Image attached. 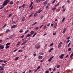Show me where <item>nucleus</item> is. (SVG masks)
Returning <instances> with one entry per match:
<instances>
[{
	"label": "nucleus",
	"mask_w": 73,
	"mask_h": 73,
	"mask_svg": "<svg viewBox=\"0 0 73 73\" xmlns=\"http://www.w3.org/2000/svg\"><path fill=\"white\" fill-rule=\"evenodd\" d=\"M8 3L6 0L3 3V4L2 5H1V7H2L3 6H5V5H7Z\"/></svg>",
	"instance_id": "nucleus-1"
},
{
	"label": "nucleus",
	"mask_w": 73,
	"mask_h": 73,
	"mask_svg": "<svg viewBox=\"0 0 73 73\" xmlns=\"http://www.w3.org/2000/svg\"><path fill=\"white\" fill-rule=\"evenodd\" d=\"M64 56V54H62L61 55L59 56V57L61 59H62Z\"/></svg>",
	"instance_id": "nucleus-2"
},
{
	"label": "nucleus",
	"mask_w": 73,
	"mask_h": 73,
	"mask_svg": "<svg viewBox=\"0 0 73 73\" xmlns=\"http://www.w3.org/2000/svg\"><path fill=\"white\" fill-rule=\"evenodd\" d=\"M28 41V40H25V41H24L22 44H21V45H24V44H25L26 43V42H27V41Z\"/></svg>",
	"instance_id": "nucleus-3"
},
{
	"label": "nucleus",
	"mask_w": 73,
	"mask_h": 73,
	"mask_svg": "<svg viewBox=\"0 0 73 73\" xmlns=\"http://www.w3.org/2000/svg\"><path fill=\"white\" fill-rule=\"evenodd\" d=\"M38 59L40 60H41L42 58V56L40 55L38 57Z\"/></svg>",
	"instance_id": "nucleus-4"
},
{
	"label": "nucleus",
	"mask_w": 73,
	"mask_h": 73,
	"mask_svg": "<svg viewBox=\"0 0 73 73\" xmlns=\"http://www.w3.org/2000/svg\"><path fill=\"white\" fill-rule=\"evenodd\" d=\"M31 36V34H28L27 36H26V38L29 37Z\"/></svg>",
	"instance_id": "nucleus-5"
},
{
	"label": "nucleus",
	"mask_w": 73,
	"mask_h": 73,
	"mask_svg": "<svg viewBox=\"0 0 73 73\" xmlns=\"http://www.w3.org/2000/svg\"><path fill=\"white\" fill-rule=\"evenodd\" d=\"M16 28V25H13L11 27V29H13V28Z\"/></svg>",
	"instance_id": "nucleus-6"
},
{
	"label": "nucleus",
	"mask_w": 73,
	"mask_h": 73,
	"mask_svg": "<svg viewBox=\"0 0 73 73\" xmlns=\"http://www.w3.org/2000/svg\"><path fill=\"white\" fill-rule=\"evenodd\" d=\"M11 32V30L8 29L5 32L6 33H8V32Z\"/></svg>",
	"instance_id": "nucleus-7"
},
{
	"label": "nucleus",
	"mask_w": 73,
	"mask_h": 73,
	"mask_svg": "<svg viewBox=\"0 0 73 73\" xmlns=\"http://www.w3.org/2000/svg\"><path fill=\"white\" fill-rule=\"evenodd\" d=\"M41 1V0H36V2L37 3H38Z\"/></svg>",
	"instance_id": "nucleus-8"
},
{
	"label": "nucleus",
	"mask_w": 73,
	"mask_h": 73,
	"mask_svg": "<svg viewBox=\"0 0 73 73\" xmlns=\"http://www.w3.org/2000/svg\"><path fill=\"white\" fill-rule=\"evenodd\" d=\"M13 4V2L12 1H11L10 2V5H12Z\"/></svg>",
	"instance_id": "nucleus-9"
},
{
	"label": "nucleus",
	"mask_w": 73,
	"mask_h": 73,
	"mask_svg": "<svg viewBox=\"0 0 73 73\" xmlns=\"http://www.w3.org/2000/svg\"><path fill=\"white\" fill-rule=\"evenodd\" d=\"M25 17H23L21 20L22 21H24L25 20Z\"/></svg>",
	"instance_id": "nucleus-10"
},
{
	"label": "nucleus",
	"mask_w": 73,
	"mask_h": 73,
	"mask_svg": "<svg viewBox=\"0 0 73 73\" xmlns=\"http://www.w3.org/2000/svg\"><path fill=\"white\" fill-rule=\"evenodd\" d=\"M4 46H0V49H4Z\"/></svg>",
	"instance_id": "nucleus-11"
},
{
	"label": "nucleus",
	"mask_w": 73,
	"mask_h": 73,
	"mask_svg": "<svg viewBox=\"0 0 73 73\" xmlns=\"http://www.w3.org/2000/svg\"><path fill=\"white\" fill-rule=\"evenodd\" d=\"M57 9V8L56 7H53L52 9V10L53 11H55V10Z\"/></svg>",
	"instance_id": "nucleus-12"
},
{
	"label": "nucleus",
	"mask_w": 73,
	"mask_h": 73,
	"mask_svg": "<svg viewBox=\"0 0 73 73\" xmlns=\"http://www.w3.org/2000/svg\"><path fill=\"white\" fill-rule=\"evenodd\" d=\"M19 58V57L15 58V61H17V60Z\"/></svg>",
	"instance_id": "nucleus-13"
},
{
	"label": "nucleus",
	"mask_w": 73,
	"mask_h": 73,
	"mask_svg": "<svg viewBox=\"0 0 73 73\" xmlns=\"http://www.w3.org/2000/svg\"><path fill=\"white\" fill-rule=\"evenodd\" d=\"M14 36L13 35H11L9 37V38H10V39H11V38H12V37H13Z\"/></svg>",
	"instance_id": "nucleus-14"
},
{
	"label": "nucleus",
	"mask_w": 73,
	"mask_h": 73,
	"mask_svg": "<svg viewBox=\"0 0 73 73\" xmlns=\"http://www.w3.org/2000/svg\"><path fill=\"white\" fill-rule=\"evenodd\" d=\"M33 2H31V3L30 5L29 6V8H30V7H32V5H33Z\"/></svg>",
	"instance_id": "nucleus-15"
},
{
	"label": "nucleus",
	"mask_w": 73,
	"mask_h": 73,
	"mask_svg": "<svg viewBox=\"0 0 73 73\" xmlns=\"http://www.w3.org/2000/svg\"><path fill=\"white\" fill-rule=\"evenodd\" d=\"M34 31H32L30 32V34H31V35H33V34H34Z\"/></svg>",
	"instance_id": "nucleus-16"
},
{
	"label": "nucleus",
	"mask_w": 73,
	"mask_h": 73,
	"mask_svg": "<svg viewBox=\"0 0 73 73\" xmlns=\"http://www.w3.org/2000/svg\"><path fill=\"white\" fill-rule=\"evenodd\" d=\"M10 44H11V43H8L7 44H6V46H8V45H10Z\"/></svg>",
	"instance_id": "nucleus-17"
},
{
	"label": "nucleus",
	"mask_w": 73,
	"mask_h": 73,
	"mask_svg": "<svg viewBox=\"0 0 73 73\" xmlns=\"http://www.w3.org/2000/svg\"><path fill=\"white\" fill-rule=\"evenodd\" d=\"M10 46H6L5 47V48L6 49H8V48H9Z\"/></svg>",
	"instance_id": "nucleus-18"
},
{
	"label": "nucleus",
	"mask_w": 73,
	"mask_h": 73,
	"mask_svg": "<svg viewBox=\"0 0 73 73\" xmlns=\"http://www.w3.org/2000/svg\"><path fill=\"white\" fill-rule=\"evenodd\" d=\"M37 34V33H35V34L33 35V36L32 37H34L35 36V35Z\"/></svg>",
	"instance_id": "nucleus-19"
},
{
	"label": "nucleus",
	"mask_w": 73,
	"mask_h": 73,
	"mask_svg": "<svg viewBox=\"0 0 73 73\" xmlns=\"http://www.w3.org/2000/svg\"><path fill=\"white\" fill-rule=\"evenodd\" d=\"M57 23H55L54 24V28H56V27H57Z\"/></svg>",
	"instance_id": "nucleus-20"
},
{
	"label": "nucleus",
	"mask_w": 73,
	"mask_h": 73,
	"mask_svg": "<svg viewBox=\"0 0 73 73\" xmlns=\"http://www.w3.org/2000/svg\"><path fill=\"white\" fill-rule=\"evenodd\" d=\"M25 5H25V4H23L22 7H25Z\"/></svg>",
	"instance_id": "nucleus-21"
},
{
	"label": "nucleus",
	"mask_w": 73,
	"mask_h": 73,
	"mask_svg": "<svg viewBox=\"0 0 73 73\" xmlns=\"http://www.w3.org/2000/svg\"><path fill=\"white\" fill-rule=\"evenodd\" d=\"M48 3V0L46 1L44 3V4H46Z\"/></svg>",
	"instance_id": "nucleus-22"
},
{
	"label": "nucleus",
	"mask_w": 73,
	"mask_h": 73,
	"mask_svg": "<svg viewBox=\"0 0 73 73\" xmlns=\"http://www.w3.org/2000/svg\"><path fill=\"white\" fill-rule=\"evenodd\" d=\"M60 65H58L56 67L57 68H60Z\"/></svg>",
	"instance_id": "nucleus-23"
},
{
	"label": "nucleus",
	"mask_w": 73,
	"mask_h": 73,
	"mask_svg": "<svg viewBox=\"0 0 73 73\" xmlns=\"http://www.w3.org/2000/svg\"><path fill=\"white\" fill-rule=\"evenodd\" d=\"M37 24V22H36L33 24L32 25V26H34V25H35V24Z\"/></svg>",
	"instance_id": "nucleus-24"
},
{
	"label": "nucleus",
	"mask_w": 73,
	"mask_h": 73,
	"mask_svg": "<svg viewBox=\"0 0 73 73\" xmlns=\"http://www.w3.org/2000/svg\"><path fill=\"white\" fill-rule=\"evenodd\" d=\"M61 48V45L60 44H59L58 46V48Z\"/></svg>",
	"instance_id": "nucleus-25"
},
{
	"label": "nucleus",
	"mask_w": 73,
	"mask_h": 73,
	"mask_svg": "<svg viewBox=\"0 0 73 73\" xmlns=\"http://www.w3.org/2000/svg\"><path fill=\"white\" fill-rule=\"evenodd\" d=\"M52 60V59H51V58H50L48 59V61H49V62H50Z\"/></svg>",
	"instance_id": "nucleus-26"
},
{
	"label": "nucleus",
	"mask_w": 73,
	"mask_h": 73,
	"mask_svg": "<svg viewBox=\"0 0 73 73\" xmlns=\"http://www.w3.org/2000/svg\"><path fill=\"white\" fill-rule=\"evenodd\" d=\"M73 53H72L71 54V55L70 56V58H72V57H73Z\"/></svg>",
	"instance_id": "nucleus-27"
},
{
	"label": "nucleus",
	"mask_w": 73,
	"mask_h": 73,
	"mask_svg": "<svg viewBox=\"0 0 73 73\" xmlns=\"http://www.w3.org/2000/svg\"><path fill=\"white\" fill-rule=\"evenodd\" d=\"M70 44H71V42H70L68 44L67 47L68 48L69 46H70Z\"/></svg>",
	"instance_id": "nucleus-28"
},
{
	"label": "nucleus",
	"mask_w": 73,
	"mask_h": 73,
	"mask_svg": "<svg viewBox=\"0 0 73 73\" xmlns=\"http://www.w3.org/2000/svg\"><path fill=\"white\" fill-rule=\"evenodd\" d=\"M21 44V42H19L17 44V45H19Z\"/></svg>",
	"instance_id": "nucleus-29"
},
{
	"label": "nucleus",
	"mask_w": 73,
	"mask_h": 73,
	"mask_svg": "<svg viewBox=\"0 0 73 73\" xmlns=\"http://www.w3.org/2000/svg\"><path fill=\"white\" fill-rule=\"evenodd\" d=\"M18 52H23V50H19L18 51Z\"/></svg>",
	"instance_id": "nucleus-30"
},
{
	"label": "nucleus",
	"mask_w": 73,
	"mask_h": 73,
	"mask_svg": "<svg viewBox=\"0 0 73 73\" xmlns=\"http://www.w3.org/2000/svg\"><path fill=\"white\" fill-rule=\"evenodd\" d=\"M28 32H29V30H27L25 32V34H26V33H28Z\"/></svg>",
	"instance_id": "nucleus-31"
},
{
	"label": "nucleus",
	"mask_w": 73,
	"mask_h": 73,
	"mask_svg": "<svg viewBox=\"0 0 73 73\" xmlns=\"http://www.w3.org/2000/svg\"><path fill=\"white\" fill-rule=\"evenodd\" d=\"M65 20V17H64L63 18V19L62 20V22H64V20Z\"/></svg>",
	"instance_id": "nucleus-32"
},
{
	"label": "nucleus",
	"mask_w": 73,
	"mask_h": 73,
	"mask_svg": "<svg viewBox=\"0 0 73 73\" xmlns=\"http://www.w3.org/2000/svg\"><path fill=\"white\" fill-rule=\"evenodd\" d=\"M71 48H68V51H70V50H71Z\"/></svg>",
	"instance_id": "nucleus-33"
},
{
	"label": "nucleus",
	"mask_w": 73,
	"mask_h": 73,
	"mask_svg": "<svg viewBox=\"0 0 73 73\" xmlns=\"http://www.w3.org/2000/svg\"><path fill=\"white\" fill-rule=\"evenodd\" d=\"M4 70V68H1L0 69V71H1V70Z\"/></svg>",
	"instance_id": "nucleus-34"
},
{
	"label": "nucleus",
	"mask_w": 73,
	"mask_h": 73,
	"mask_svg": "<svg viewBox=\"0 0 73 73\" xmlns=\"http://www.w3.org/2000/svg\"><path fill=\"white\" fill-rule=\"evenodd\" d=\"M42 10H41L40 11V10L38 11V13H40L42 12Z\"/></svg>",
	"instance_id": "nucleus-35"
},
{
	"label": "nucleus",
	"mask_w": 73,
	"mask_h": 73,
	"mask_svg": "<svg viewBox=\"0 0 73 73\" xmlns=\"http://www.w3.org/2000/svg\"><path fill=\"white\" fill-rule=\"evenodd\" d=\"M55 1H56V0H54L52 2V4H54L55 3Z\"/></svg>",
	"instance_id": "nucleus-36"
},
{
	"label": "nucleus",
	"mask_w": 73,
	"mask_h": 73,
	"mask_svg": "<svg viewBox=\"0 0 73 73\" xmlns=\"http://www.w3.org/2000/svg\"><path fill=\"white\" fill-rule=\"evenodd\" d=\"M23 32V31L22 30V29H21L19 31V32Z\"/></svg>",
	"instance_id": "nucleus-37"
},
{
	"label": "nucleus",
	"mask_w": 73,
	"mask_h": 73,
	"mask_svg": "<svg viewBox=\"0 0 73 73\" xmlns=\"http://www.w3.org/2000/svg\"><path fill=\"white\" fill-rule=\"evenodd\" d=\"M40 67H41L40 66H38L37 68V69H39L40 68Z\"/></svg>",
	"instance_id": "nucleus-38"
},
{
	"label": "nucleus",
	"mask_w": 73,
	"mask_h": 73,
	"mask_svg": "<svg viewBox=\"0 0 73 73\" xmlns=\"http://www.w3.org/2000/svg\"><path fill=\"white\" fill-rule=\"evenodd\" d=\"M49 71L46 70L45 71V73H49Z\"/></svg>",
	"instance_id": "nucleus-39"
},
{
	"label": "nucleus",
	"mask_w": 73,
	"mask_h": 73,
	"mask_svg": "<svg viewBox=\"0 0 73 73\" xmlns=\"http://www.w3.org/2000/svg\"><path fill=\"white\" fill-rule=\"evenodd\" d=\"M70 41V40H68L66 42V43H68Z\"/></svg>",
	"instance_id": "nucleus-40"
},
{
	"label": "nucleus",
	"mask_w": 73,
	"mask_h": 73,
	"mask_svg": "<svg viewBox=\"0 0 73 73\" xmlns=\"http://www.w3.org/2000/svg\"><path fill=\"white\" fill-rule=\"evenodd\" d=\"M43 17H44V16H43V15H42L40 16V18L41 19H42V18H43Z\"/></svg>",
	"instance_id": "nucleus-41"
},
{
	"label": "nucleus",
	"mask_w": 73,
	"mask_h": 73,
	"mask_svg": "<svg viewBox=\"0 0 73 73\" xmlns=\"http://www.w3.org/2000/svg\"><path fill=\"white\" fill-rule=\"evenodd\" d=\"M59 4H60V2L58 3L56 5L57 6H58V5H59Z\"/></svg>",
	"instance_id": "nucleus-42"
},
{
	"label": "nucleus",
	"mask_w": 73,
	"mask_h": 73,
	"mask_svg": "<svg viewBox=\"0 0 73 73\" xmlns=\"http://www.w3.org/2000/svg\"><path fill=\"white\" fill-rule=\"evenodd\" d=\"M7 25V24H5L4 26L3 27V28H4Z\"/></svg>",
	"instance_id": "nucleus-43"
},
{
	"label": "nucleus",
	"mask_w": 73,
	"mask_h": 73,
	"mask_svg": "<svg viewBox=\"0 0 73 73\" xmlns=\"http://www.w3.org/2000/svg\"><path fill=\"white\" fill-rule=\"evenodd\" d=\"M10 0H6V1L8 3L10 1Z\"/></svg>",
	"instance_id": "nucleus-44"
},
{
	"label": "nucleus",
	"mask_w": 73,
	"mask_h": 73,
	"mask_svg": "<svg viewBox=\"0 0 73 73\" xmlns=\"http://www.w3.org/2000/svg\"><path fill=\"white\" fill-rule=\"evenodd\" d=\"M39 54H40V55H42V56H43V55L44 54V53H40Z\"/></svg>",
	"instance_id": "nucleus-45"
},
{
	"label": "nucleus",
	"mask_w": 73,
	"mask_h": 73,
	"mask_svg": "<svg viewBox=\"0 0 73 73\" xmlns=\"http://www.w3.org/2000/svg\"><path fill=\"white\" fill-rule=\"evenodd\" d=\"M24 37V35H22V36H21V38H23Z\"/></svg>",
	"instance_id": "nucleus-46"
},
{
	"label": "nucleus",
	"mask_w": 73,
	"mask_h": 73,
	"mask_svg": "<svg viewBox=\"0 0 73 73\" xmlns=\"http://www.w3.org/2000/svg\"><path fill=\"white\" fill-rule=\"evenodd\" d=\"M13 23V24H14V23H16V22L15 21H12Z\"/></svg>",
	"instance_id": "nucleus-47"
},
{
	"label": "nucleus",
	"mask_w": 73,
	"mask_h": 73,
	"mask_svg": "<svg viewBox=\"0 0 73 73\" xmlns=\"http://www.w3.org/2000/svg\"><path fill=\"white\" fill-rule=\"evenodd\" d=\"M48 8H49V6H47L46 7V9H48Z\"/></svg>",
	"instance_id": "nucleus-48"
},
{
	"label": "nucleus",
	"mask_w": 73,
	"mask_h": 73,
	"mask_svg": "<svg viewBox=\"0 0 73 73\" xmlns=\"http://www.w3.org/2000/svg\"><path fill=\"white\" fill-rule=\"evenodd\" d=\"M65 31H64V30L62 32V33H63V34H64V33H65Z\"/></svg>",
	"instance_id": "nucleus-49"
},
{
	"label": "nucleus",
	"mask_w": 73,
	"mask_h": 73,
	"mask_svg": "<svg viewBox=\"0 0 73 73\" xmlns=\"http://www.w3.org/2000/svg\"><path fill=\"white\" fill-rule=\"evenodd\" d=\"M49 71H51V70H52V68H49Z\"/></svg>",
	"instance_id": "nucleus-50"
},
{
	"label": "nucleus",
	"mask_w": 73,
	"mask_h": 73,
	"mask_svg": "<svg viewBox=\"0 0 73 73\" xmlns=\"http://www.w3.org/2000/svg\"><path fill=\"white\" fill-rule=\"evenodd\" d=\"M50 3H48L47 5V6H50Z\"/></svg>",
	"instance_id": "nucleus-51"
},
{
	"label": "nucleus",
	"mask_w": 73,
	"mask_h": 73,
	"mask_svg": "<svg viewBox=\"0 0 73 73\" xmlns=\"http://www.w3.org/2000/svg\"><path fill=\"white\" fill-rule=\"evenodd\" d=\"M3 61H4V60H0V62H3Z\"/></svg>",
	"instance_id": "nucleus-52"
},
{
	"label": "nucleus",
	"mask_w": 73,
	"mask_h": 73,
	"mask_svg": "<svg viewBox=\"0 0 73 73\" xmlns=\"http://www.w3.org/2000/svg\"><path fill=\"white\" fill-rule=\"evenodd\" d=\"M33 6H32L31 8V9L30 10H31L32 9H33Z\"/></svg>",
	"instance_id": "nucleus-53"
},
{
	"label": "nucleus",
	"mask_w": 73,
	"mask_h": 73,
	"mask_svg": "<svg viewBox=\"0 0 73 73\" xmlns=\"http://www.w3.org/2000/svg\"><path fill=\"white\" fill-rule=\"evenodd\" d=\"M50 25V23H49L47 25V26H48V27H49V25Z\"/></svg>",
	"instance_id": "nucleus-54"
},
{
	"label": "nucleus",
	"mask_w": 73,
	"mask_h": 73,
	"mask_svg": "<svg viewBox=\"0 0 73 73\" xmlns=\"http://www.w3.org/2000/svg\"><path fill=\"white\" fill-rule=\"evenodd\" d=\"M56 35V33H54L53 34V36H55V35Z\"/></svg>",
	"instance_id": "nucleus-55"
},
{
	"label": "nucleus",
	"mask_w": 73,
	"mask_h": 73,
	"mask_svg": "<svg viewBox=\"0 0 73 73\" xmlns=\"http://www.w3.org/2000/svg\"><path fill=\"white\" fill-rule=\"evenodd\" d=\"M43 26V25H41V26L40 27V28H42V27Z\"/></svg>",
	"instance_id": "nucleus-56"
},
{
	"label": "nucleus",
	"mask_w": 73,
	"mask_h": 73,
	"mask_svg": "<svg viewBox=\"0 0 73 73\" xmlns=\"http://www.w3.org/2000/svg\"><path fill=\"white\" fill-rule=\"evenodd\" d=\"M37 15V13H35L34 15V16H36Z\"/></svg>",
	"instance_id": "nucleus-57"
},
{
	"label": "nucleus",
	"mask_w": 73,
	"mask_h": 73,
	"mask_svg": "<svg viewBox=\"0 0 73 73\" xmlns=\"http://www.w3.org/2000/svg\"><path fill=\"white\" fill-rule=\"evenodd\" d=\"M50 46H53V43H51V44H50Z\"/></svg>",
	"instance_id": "nucleus-58"
},
{
	"label": "nucleus",
	"mask_w": 73,
	"mask_h": 73,
	"mask_svg": "<svg viewBox=\"0 0 73 73\" xmlns=\"http://www.w3.org/2000/svg\"><path fill=\"white\" fill-rule=\"evenodd\" d=\"M3 62L4 63H6V62H7V61L5 60H3Z\"/></svg>",
	"instance_id": "nucleus-59"
},
{
	"label": "nucleus",
	"mask_w": 73,
	"mask_h": 73,
	"mask_svg": "<svg viewBox=\"0 0 73 73\" xmlns=\"http://www.w3.org/2000/svg\"><path fill=\"white\" fill-rule=\"evenodd\" d=\"M44 29H46V25L44 26Z\"/></svg>",
	"instance_id": "nucleus-60"
},
{
	"label": "nucleus",
	"mask_w": 73,
	"mask_h": 73,
	"mask_svg": "<svg viewBox=\"0 0 73 73\" xmlns=\"http://www.w3.org/2000/svg\"><path fill=\"white\" fill-rule=\"evenodd\" d=\"M61 44H62V42H61L59 43V44L60 45H61Z\"/></svg>",
	"instance_id": "nucleus-61"
},
{
	"label": "nucleus",
	"mask_w": 73,
	"mask_h": 73,
	"mask_svg": "<svg viewBox=\"0 0 73 73\" xmlns=\"http://www.w3.org/2000/svg\"><path fill=\"white\" fill-rule=\"evenodd\" d=\"M36 54H33V56H34V57H35V56H36Z\"/></svg>",
	"instance_id": "nucleus-62"
},
{
	"label": "nucleus",
	"mask_w": 73,
	"mask_h": 73,
	"mask_svg": "<svg viewBox=\"0 0 73 73\" xmlns=\"http://www.w3.org/2000/svg\"><path fill=\"white\" fill-rule=\"evenodd\" d=\"M21 7H22V6H19L18 8L19 9H20Z\"/></svg>",
	"instance_id": "nucleus-63"
},
{
	"label": "nucleus",
	"mask_w": 73,
	"mask_h": 73,
	"mask_svg": "<svg viewBox=\"0 0 73 73\" xmlns=\"http://www.w3.org/2000/svg\"><path fill=\"white\" fill-rule=\"evenodd\" d=\"M4 67V66H0V68H2Z\"/></svg>",
	"instance_id": "nucleus-64"
}]
</instances>
